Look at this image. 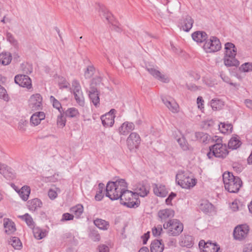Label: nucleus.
I'll return each mask as SVG.
<instances>
[{"label":"nucleus","instance_id":"nucleus-1","mask_svg":"<svg viewBox=\"0 0 252 252\" xmlns=\"http://www.w3.org/2000/svg\"><path fill=\"white\" fill-rule=\"evenodd\" d=\"M222 178L226 190L230 193H236L239 190L242 185V181L239 177L234 176L231 172H225Z\"/></svg>","mask_w":252,"mask_h":252},{"label":"nucleus","instance_id":"nucleus-2","mask_svg":"<svg viewBox=\"0 0 252 252\" xmlns=\"http://www.w3.org/2000/svg\"><path fill=\"white\" fill-rule=\"evenodd\" d=\"M216 141L217 143L209 147L210 151L207 154L209 159L212 158L213 156L224 158L229 153L226 144L223 145L221 143V139H218Z\"/></svg>","mask_w":252,"mask_h":252},{"label":"nucleus","instance_id":"nucleus-3","mask_svg":"<svg viewBox=\"0 0 252 252\" xmlns=\"http://www.w3.org/2000/svg\"><path fill=\"white\" fill-rule=\"evenodd\" d=\"M123 193L119 198L122 204L130 208H136L140 205V200L134 192L126 189Z\"/></svg>","mask_w":252,"mask_h":252},{"label":"nucleus","instance_id":"nucleus-4","mask_svg":"<svg viewBox=\"0 0 252 252\" xmlns=\"http://www.w3.org/2000/svg\"><path fill=\"white\" fill-rule=\"evenodd\" d=\"M165 229H168L167 233L171 236H178L183 230V224L176 219L170 220L163 224Z\"/></svg>","mask_w":252,"mask_h":252},{"label":"nucleus","instance_id":"nucleus-5","mask_svg":"<svg viewBox=\"0 0 252 252\" xmlns=\"http://www.w3.org/2000/svg\"><path fill=\"white\" fill-rule=\"evenodd\" d=\"M176 182L182 188L189 189L194 187L196 184V180L189 177L185 172L181 171L177 174Z\"/></svg>","mask_w":252,"mask_h":252},{"label":"nucleus","instance_id":"nucleus-6","mask_svg":"<svg viewBox=\"0 0 252 252\" xmlns=\"http://www.w3.org/2000/svg\"><path fill=\"white\" fill-rule=\"evenodd\" d=\"M203 47L206 53H214L221 49V44L218 38L211 36L205 41Z\"/></svg>","mask_w":252,"mask_h":252},{"label":"nucleus","instance_id":"nucleus-7","mask_svg":"<svg viewBox=\"0 0 252 252\" xmlns=\"http://www.w3.org/2000/svg\"><path fill=\"white\" fill-rule=\"evenodd\" d=\"M72 89L76 102L80 106L85 104L84 97L79 82L76 80L72 81Z\"/></svg>","mask_w":252,"mask_h":252},{"label":"nucleus","instance_id":"nucleus-8","mask_svg":"<svg viewBox=\"0 0 252 252\" xmlns=\"http://www.w3.org/2000/svg\"><path fill=\"white\" fill-rule=\"evenodd\" d=\"M249 232V227L246 224L237 226L233 231L234 238L238 240H243L247 236Z\"/></svg>","mask_w":252,"mask_h":252},{"label":"nucleus","instance_id":"nucleus-9","mask_svg":"<svg viewBox=\"0 0 252 252\" xmlns=\"http://www.w3.org/2000/svg\"><path fill=\"white\" fill-rule=\"evenodd\" d=\"M128 148L130 151L134 149H138L141 142V138L139 135L136 132H132L127 137L126 140Z\"/></svg>","mask_w":252,"mask_h":252},{"label":"nucleus","instance_id":"nucleus-10","mask_svg":"<svg viewBox=\"0 0 252 252\" xmlns=\"http://www.w3.org/2000/svg\"><path fill=\"white\" fill-rule=\"evenodd\" d=\"M14 81L20 86L30 89L32 87L31 78L26 75L19 74L15 76Z\"/></svg>","mask_w":252,"mask_h":252},{"label":"nucleus","instance_id":"nucleus-11","mask_svg":"<svg viewBox=\"0 0 252 252\" xmlns=\"http://www.w3.org/2000/svg\"><path fill=\"white\" fill-rule=\"evenodd\" d=\"M42 97L39 94L32 95L29 100V106L32 110L42 109Z\"/></svg>","mask_w":252,"mask_h":252},{"label":"nucleus","instance_id":"nucleus-12","mask_svg":"<svg viewBox=\"0 0 252 252\" xmlns=\"http://www.w3.org/2000/svg\"><path fill=\"white\" fill-rule=\"evenodd\" d=\"M116 184L114 182H108L106 187V196L112 200H118L121 197L116 193Z\"/></svg>","mask_w":252,"mask_h":252},{"label":"nucleus","instance_id":"nucleus-13","mask_svg":"<svg viewBox=\"0 0 252 252\" xmlns=\"http://www.w3.org/2000/svg\"><path fill=\"white\" fill-rule=\"evenodd\" d=\"M146 69L151 75L157 80L165 83L169 82V78L166 75L162 74L154 67L148 66L146 67Z\"/></svg>","mask_w":252,"mask_h":252},{"label":"nucleus","instance_id":"nucleus-14","mask_svg":"<svg viewBox=\"0 0 252 252\" xmlns=\"http://www.w3.org/2000/svg\"><path fill=\"white\" fill-rule=\"evenodd\" d=\"M163 103L172 113H176L179 112V106L177 103L171 98L162 97L161 98Z\"/></svg>","mask_w":252,"mask_h":252},{"label":"nucleus","instance_id":"nucleus-15","mask_svg":"<svg viewBox=\"0 0 252 252\" xmlns=\"http://www.w3.org/2000/svg\"><path fill=\"white\" fill-rule=\"evenodd\" d=\"M193 23L194 21L192 18L190 16L187 15L180 20L179 23L181 29L185 32H188L192 28Z\"/></svg>","mask_w":252,"mask_h":252},{"label":"nucleus","instance_id":"nucleus-16","mask_svg":"<svg viewBox=\"0 0 252 252\" xmlns=\"http://www.w3.org/2000/svg\"><path fill=\"white\" fill-rule=\"evenodd\" d=\"M134 191V192L137 194L138 198L139 196L144 197L149 193V187L143 182L139 183L137 184Z\"/></svg>","mask_w":252,"mask_h":252},{"label":"nucleus","instance_id":"nucleus-17","mask_svg":"<svg viewBox=\"0 0 252 252\" xmlns=\"http://www.w3.org/2000/svg\"><path fill=\"white\" fill-rule=\"evenodd\" d=\"M99 92L94 86H91L89 91V96L91 101L94 105L97 107L99 104Z\"/></svg>","mask_w":252,"mask_h":252},{"label":"nucleus","instance_id":"nucleus-18","mask_svg":"<svg viewBox=\"0 0 252 252\" xmlns=\"http://www.w3.org/2000/svg\"><path fill=\"white\" fill-rule=\"evenodd\" d=\"M158 216L161 221H165L168 219L172 218L174 216V211L171 209H165L158 212Z\"/></svg>","mask_w":252,"mask_h":252},{"label":"nucleus","instance_id":"nucleus-19","mask_svg":"<svg viewBox=\"0 0 252 252\" xmlns=\"http://www.w3.org/2000/svg\"><path fill=\"white\" fill-rule=\"evenodd\" d=\"M134 127L135 126L133 123L128 122H125L119 127V133L120 134L126 135L133 130Z\"/></svg>","mask_w":252,"mask_h":252},{"label":"nucleus","instance_id":"nucleus-20","mask_svg":"<svg viewBox=\"0 0 252 252\" xmlns=\"http://www.w3.org/2000/svg\"><path fill=\"white\" fill-rule=\"evenodd\" d=\"M45 118V114L43 112H35L31 117L30 122L34 126L39 125L41 120H43Z\"/></svg>","mask_w":252,"mask_h":252},{"label":"nucleus","instance_id":"nucleus-21","mask_svg":"<svg viewBox=\"0 0 252 252\" xmlns=\"http://www.w3.org/2000/svg\"><path fill=\"white\" fill-rule=\"evenodd\" d=\"M193 238L189 235H185L181 237L179 244L181 247L191 248L193 245Z\"/></svg>","mask_w":252,"mask_h":252},{"label":"nucleus","instance_id":"nucleus-22","mask_svg":"<svg viewBox=\"0 0 252 252\" xmlns=\"http://www.w3.org/2000/svg\"><path fill=\"white\" fill-rule=\"evenodd\" d=\"M116 184V193L121 196L123 192L126 191L127 188V184L124 179H120L114 182Z\"/></svg>","mask_w":252,"mask_h":252},{"label":"nucleus","instance_id":"nucleus-23","mask_svg":"<svg viewBox=\"0 0 252 252\" xmlns=\"http://www.w3.org/2000/svg\"><path fill=\"white\" fill-rule=\"evenodd\" d=\"M3 226L5 233L8 234H12L16 231L15 223L9 219H3Z\"/></svg>","mask_w":252,"mask_h":252},{"label":"nucleus","instance_id":"nucleus-24","mask_svg":"<svg viewBox=\"0 0 252 252\" xmlns=\"http://www.w3.org/2000/svg\"><path fill=\"white\" fill-rule=\"evenodd\" d=\"M192 39L197 42L206 41L208 38L207 34L204 31H196L192 33Z\"/></svg>","mask_w":252,"mask_h":252},{"label":"nucleus","instance_id":"nucleus-25","mask_svg":"<svg viewBox=\"0 0 252 252\" xmlns=\"http://www.w3.org/2000/svg\"><path fill=\"white\" fill-rule=\"evenodd\" d=\"M225 55L228 57H235L237 53V49L235 45L231 42H227L225 44Z\"/></svg>","mask_w":252,"mask_h":252},{"label":"nucleus","instance_id":"nucleus-26","mask_svg":"<svg viewBox=\"0 0 252 252\" xmlns=\"http://www.w3.org/2000/svg\"><path fill=\"white\" fill-rule=\"evenodd\" d=\"M162 240H155L150 246L151 252H162L164 250V244L161 243Z\"/></svg>","mask_w":252,"mask_h":252},{"label":"nucleus","instance_id":"nucleus-27","mask_svg":"<svg viewBox=\"0 0 252 252\" xmlns=\"http://www.w3.org/2000/svg\"><path fill=\"white\" fill-rule=\"evenodd\" d=\"M115 116H110V114H105L101 117L103 126L105 127H111L114 123Z\"/></svg>","mask_w":252,"mask_h":252},{"label":"nucleus","instance_id":"nucleus-28","mask_svg":"<svg viewBox=\"0 0 252 252\" xmlns=\"http://www.w3.org/2000/svg\"><path fill=\"white\" fill-rule=\"evenodd\" d=\"M0 173L3 175L5 178L13 177L14 174L12 171V169L5 164L0 162Z\"/></svg>","mask_w":252,"mask_h":252},{"label":"nucleus","instance_id":"nucleus-29","mask_svg":"<svg viewBox=\"0 0 252 252\" xmlns=\"http://www.w3.org/2000/svg\"><path fill=\"white\" fill-rule=\"evenodd\" d=\"M241 145V142L240 140L237 135H234L229 140L228 143V147L229 149L232 150L236 149Z\"/></svg>","mask_w":252,"mask_h":252},{"label":"nucleus","instance_id":"nucleus-30","mask_svg":"<svg viewBox=\"0 0 252 252\" xmlns=\"http://www.w3.org/2000/svg\"><path fill=\"white\" fill-rule=\"evenodd\" d=\"M17 192L19 194L20 197L24 201H27L29 197V195L31 192L30 188L27 186H24L18 191H17Z\"/></svg>","mask_w":252,"mask_h":252},{"label":"nucleus","instance_id":"nucleus-31","mask_svg":"<svg viewBox=\"0 0 252 252\" xmlns=\"http://www.w3.org/2000/svg\"><path fill=\"white\" fill-rule=\"evenodd\" d=\"M28 204L29 209L32 211H35L37 208L41 207L42 205L41 201L37 198L29 200Z\"/></svg>","mask_w":252,"mask_h":252},{"label":"nucleus","instance_id":"nucleus-32","mask_svg":"<svg viewBox=\"0 0 252 252\" xmlns=\"http://www.w3.org/2000/svg\"><path fill=\"white\" fill-rule=\"evenodd\" d=\"M12 60V56L9 52H2L0 54V63L3 65L9 64Z\"/></svg>","mask_w":252,"mask_h":252},{"label":"nucleus","instance_id":"nucleus-33","mask_svg":"<svg viewBox=\"0 0 252 252\" xmlns=\"http://www.w3.org/2000/svg\"><path fill=\"white\" fill-rule=\"evenodd\" d=\"M223 61L224 64L227 66H237L239 65V62L235 57L224 56Z\"/></svg>","mask_w":252,"mask_h":252},{"label":"nucleus","instance_id":"nucleus-34","mask_svg":"<svg viewBox=\"0 0 252 252\" xmlns=\"http://www.w3.org/2000/svg\"><path fill=\"white\" fill-rule=\"evenodd\" d=\"M154 192L156 195L158 196L165 197L168 193V191L164 185H156L154 188Z\"/></svg>","mask_w":252,"mask_h":252},{"label":"nucleus","instance_id":"nucleus-35","mask_svg":"<svg viewBox=\"0 0 252 252\" xmlns=\"http://www.w3.org/2000/svg\"><path fill=\"white\" fill-rule=\"evenodd\" d=\"M99 14L102 18H105L108 23H112L113 16L109 11L104 7H101L99 10Z\"/></svg>","mask_w":252,"mask_h":252},{"label":"nucleus","instance_id":"nucleus-36","mask_svg":"<svg viewBox=\"0 0 252 252\" xmlns=\"http://www.w3.org/2000/svg\"><path fill=\"white\" fill-rule=\"evenodd\" d=\"M213 205L208 200H203L199 205V209L205 214L211 212Z\"/></svg>","mask_w":252,"mask_h":252},{"label":"nucleus","instance_id":"nucleus-37","mask_svg":"<svg viewBox=\"0 0 252 252\" xmlns=\"http://www.w3.org/2000/svg\"><path fill=\"white\" fill-rule=\"evenodd\" d=\"M94 223L100 229L107 230L109 227V222L101 219L95 220Z\"/></svg>","mask_w":252,"mask_h":252},{"label":"nucleus","instance_id":"nucleus-38","mask_svg":"<svg viewBox=\"0 0 252 252\" xmlns=\"http://www.w3.org/2000/svg\"><path fill=\"white\" fill-rule=\"evenodd\" d=\"M219 129L222 133H231L233 130V126L230 123H220Z\"/></svg>","mask_w":252,"mask_h":252},{"label":"nucleus","instance_id":"nucleus-39","mask_svg":"<svg viewBox=\"0 0 252 252\" xmlns=\"http://www.w3.org/2000/svg\"><path fill=\"white\" fill-rule=\"evenodd\" d=\"M83 206L81 204H78L70 209V211L72 214H74L76 218L78 219L83 212Z\"/></svg>","mask_w":252,"mask_h":252},{"label":"nucleus","instance_id":"nucleus-40","mask_svg":"<svg viewBox=\"0 0 252 252\" xmlns=\"http://www.w3.org/2000/svg\"><path fill=\"white\" fill-rule=\"evenodd\" d=\"M34 237L40 240L46 236V232L38 227L32 228Z\"/></svg>","mask_w":252,"mask_h":252},{"label":"nucleus","instance_id":"nucleus-41","mask_svg":"<svg viewBox=\"0 0 252 252\" xmlns=\"http://www.w3.org/2000/svg\"><path fill=\"white\" fill-rule=\"evenodd\" d=\"M211 106L214 110H219L224 105L223 102L218 98H214L211 101Z\"/></svg>","mask_w":252,"mask_h":252},{"label":"nucleus","instance_id":"nucleus-42","mask_svg":"<svg viewBox=\"0 0 252 252\" xmlns=\"http://www.w3.org/2000/svg\"><path fill=\"white\" fill-rule=\"evenodd\" d=\"M220 248L218 245L209 243L207 246H206L205 250H202V252H219Z\"/></svg>","mask_w":252,"mask_h":252},{"label":"nucleus","instance_id":"nucleus-43","mask_svg":"<svg viewBox=\"0 0 252 252\" xmlns=\"http://www.w3.org/2000/svg\"><path fill=\"white\" fill-rule=\"evenodd\" d=\"M9 243L11 244L15 249H20L22 246L20 240L16 237H13L10 238L9 241Z\"/></svg>","mask_w":252,"mask_h":252},{"label":"nucleus","instance_id":"nucleus-44","mask_svg":"<svg viewBox=\"0 0 252 252\" xmlns=\"http://www.w3.org/2000/svg\"><path fill=\"white\" fill-rule=\"evenodd\" d=\"M20 217L23 220H25L27 224L31 228L34 226V222L32 217L28 213L24 215L21 216Z\"/></svg>","mask_w":252,"mask_h":252},{"label":"nucleus","instance_id":"nucleus-45","mask_svg":"<svg viewBox=\"0 0 252 252\" xmlns=\"http://www.w3.org/2000/svg\"><path fill=\"white\" fill-rule=\"evenodd\" d=\"M79 113L78 110L74 107L68 108L65 112L66 117L74 118L79 116Z\"/></svg>","mask_w":252,"mask_h":252},{"label":"nucleus","instance_id":"nucleus-46","mask_svg":"<svg viewBox=\"0 0 252 252\" xmlns=\"http://www.w3.org/2000/svg\"><path fill=\"white\" fill-rule=\"evenodd\" d=\"M95 68L93 65H89L84 72V76L86 79L91 78L94 74Z\"/></svg>","mask_w":252,"mask_h":252},{"label":"nucleus","instance_id":"nucleus-47","mask_svg":"<svg viewBox=\"0 0 252 252\" xmlns=\"http://www.w3.org/2000/svg\"><path fill=\"white\" fill-rule=\"evenodd\" d=\"M177 142L179 143L180 147L184 150L187 151L189 150V145L187 140L184 137H182L177 139Z\"/></svg>","mask_w":252,"mask_h":252},{"label":"nucleus","instance_id":"nucleus-48","mask_svg":"<svg viewBox=\"0 0 252 252\" xmlns=\"http://www.w3.org/2000/svg\"><path fill=\"white\" fill-rule=\"evenodd\" d=\"M89 237L94 242L99 241L100 239V236L98 231L93 229L90 231Z\"/></svg>","mask_w":252,"mask_h":252},{"label":"nucleus","instance_id":"nucleus-49","mask_svg":"<svg viewBox=\"0 0 252 252\" xmlns=\"http://www.w3.org/2000/svg\"><path fill=\"white\" fill-rule=\"evenodd\" d=\"M50 100L52 103L53 107L58 109L59 112L61 113V109H62V107L59 101L56 99L53 96H50Z\"/></svg>","mask_w":252,"mask_h":252},{"label":"nucleus","instance_id":"nucleus-50","mask_svg":"<svg viewBox=\"0 0 252 252\" xmlns=\"http://www.w3.org/2000/svg\"><path fill=\"white\" fill-rule=\"evenodd\" d=\"M239 69L243 72H249L252 71V63H245L242 64Z\"/></svg>","mask_w":252,"mask_h":252},{"label":"nucleus","instance_id":"nucleus-51","mask_svg":"<svg viewBox=\"0 0 252 252\" xmlns=\"http://www.w3.org/2000/svg\"><path fill=\"white\" fill-rule=\"evenodd\" d=\"M152 230L153 235L154 236H158L163 232L162 225L161 224H158L157 226H155L152 228Z\"/></svg>","mask_w":252,"mask_h":252},{"label":"nucleus","instance_id":"nucleus-52","mask_svg":"<svg viewBox=\"0 0 252 252\" xmlns=\"http://www.w3.org/2000/svg\"><path fill=\"white\" fill-rule=\"evenodd\" d=\"M28 124V122L26 120H21L18 126V129L21 132H24L26 130V126Z\"/></svg>","mask_w":252,"mask_h":252},{"label":"nucleus","instance_id":"nucleus-53","mask_svg":"<svg viewBox=\"0 0 252 252\" xmlns=\"http://www.w3.org/2000/svg\"><path fill=\"white\" fill-rule=\"evenodd\" d=\"M0 98L5 101H8L9 97L5 88L0 85Z\"/></svg>","mask_w":252,"mask_h":252},{"label":"nucleus","instance_id":"nucleus-54","mask_svg":"<svg viewBox=\"0 0 252 252\" xmlns=\"http://www.w3.org/2000/svg\"><path fill=\"white\" fill-rule=\"evenodd\" d=\"M57 124L63 128L65 125V120L62 114L58 116L57 118Z\"/></svg>","mask_w":252,"mask_h":252},{"label":"nucleus","instance_id":"nucleus-55","mask_svg":"<svg viewBox=\"0 0 252 252\" xmlns=\"http://www.w3.org/2000/svg\"><path fill=\"white\" fill-rule=\"evenodd\" d=\"M6 37L7 41H8L11 44L13 45H15L17 44V40L15 39L13 34L10 32H8L6 33Z\"/></svg>","mask_w":252,"mask_h":252},{"label":"nucleus","instance_id":"nucleus-56","mask_svg":"<svg viewBox=\"0 0 252 252\" xmlns=\"http://www.w3.org/2000/svg\"><path fill=\"white\" fill-rule=\"evenodd\" d=\"M74 218V216L72 214L66 213H64L62 216V218L61 219L62 221H65L68 220H73Z\"/></svg>","mask_w":252,"mask_h":252},{"label":"nucleus","instance_id":"nucleus-57","mask_svg":"<svg viewBox=\"0 0 252 252\" xmlns=\"http://www.w3.org/2000/svg\"><path fill=\"white\" fill-rule=\"evenodd\" d=\"M220 76L224 82L227 83L229 84L230 85L233 86L234 87H237L238 86V85L237 84L230 82V79H229V78L228 77L225 76L224 74L221 73L220 74Z\"/></svg>","mask_w":252,"mask_h":252},{"label":"nucleus","instance_id":"nucleus-58","mask_svg":"<svg viewBox=\"0 0 252 252\" xmlns=\"http://www.w3.org/2000/svg\"><path fill=\"white\" fill-rule=\"evenodd\" d=\"M99 252H109V248L105 245H99L98 247Z\"/></svg>","mask_w":252,"mask_h":252},{"label":"nucleus","instance_id":"nucleus-59","mask_svg":"<svg viewBox=\"0 0 252 252\" xmlns=\"http://www.w3.org/2000/svg\"><path fill=\"white\" fill-rule=\"evenodd\" d=\"M48 196L51 199H54L57 196V193L55 190L50 189L48 191Z\"/></svg>","mask_w":252,"mask_h":252},{"label":"nucleus","instance_id":"nucleus-60","mask_svg":"<svg viewBox=\"0 0 252 252\" xmlns=\"http://www.w3.org/2000/svg\"><path fill=\"white\" fill-rule=\"evenodd\" d=\"M103 191L102 190H98L95 195V199L96 201H100L103 197V195L102 194Z\"/></svg>","mask_w":252,"mask_h":252},{"label":"nucleus","instance_id":"nucleus-61","mask_svg":"<svg viewBox=\"0 0 252 252\" xmlns=\"http://www.w3.org/2000/svg\"><path fill=\"white\" fill-rule=\"evenodd\" d=\"M101 81V78L100 77H96L94 78L92 81V84L91 86H94V85H95L100 84Z\"/></svg>","mask_w":252,"mask_h":252},{"label":"nucleus","instance_id":"nucleus-62","mask_svg":"<svg viewBox=\"0 0 252 252\" xmlns=\"http://www.w3.org/2000/svg\"><path fill=\"white\" fill-rule=\"evenodd\" d=\"M209 137L210 136L208 134L204 133L202 138L199 141L202 143H206L209 140Z\"/></svg>","mask_w":252,"mask_h":252},{"label":"nucleus","instance_id":"nucleus-63","mask_svg":"<svg viewBox=\"0 0 252 252\" xmlns=\"http://www.w3.org/2000/svg\"><path fill=\"white\" fill-rule=\"evenodd\" d=\"M150 237V232H148L145 233L142 236V238L143 239V244L144 245L146 244L147 241L148 240Z\"/></svg>","mask_w":252,"mask_h":252},{"label":"nucleus","instance_id":"nucleus-64","mask_svg":"<svg viewBox=\"0 0 252 252\" xmlns=\"http://www.w3.org/2000/svg\"><path fill=\"white\" fill-rule=\"evenodd\" d=\"M32 67L29 65L27 64L24 68L23 69V72L26 74H30L32 72Z\"/></svg>","mask_w":252,"mask_h":252}]
</instances>
